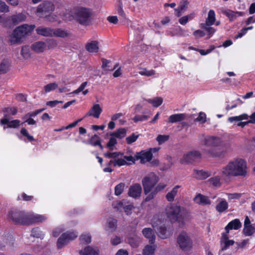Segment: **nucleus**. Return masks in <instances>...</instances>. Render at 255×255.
Returning a JSON list of instances; mask_svg holds the SVG:
<instances>
[{"instance_id":"obj_13","label":"nucleus","mask_w":255,"mask_h":255,"mask_svg":"<svg viewBox=\"0 0 255 255\" xmlns=\"http://www.w3.org/2000/svg\"><path fill=\"white\" fill-rule=\"evenodd\" d=\"M141 191L142 188L141 185L138 183H136L130 186L128 189V195L132 198H137L140 196Z\"/></svg>"},{"instance_id":"obj_32","label":"nucleus","mask_w":255,"mask_h":255,"mask_svg":"<svg viewBox=\"0 0 255 255\" xmlns=\"http://www.w3.org/2000/svg\"><path fill=\"white\" fill-rule=\"evenodd\" d=\"M89 142L90 144L94 146L99 145L101 150L103 149L104 147L103 145L101 144V141L99 139V137L97 135L95 134L94 136H93L90 139Z\"/></svg>"},{"instance_id":"obj_52","label":"nucleus","mask_w":255,"mask_h":255,"mask_svg":"<svg viewBox=\"0 0 255 255\" xmlns=\"http://www.w3.org/2000/svg\"><path fill=\"white\" fill-rule=\"evenodd\" d=\"M138 137V135H135L134 133H132L131 135L126 138L127 142L128 144H131L136 141Z\"/></svg>"},{"instance_id":"obj_33","label":"nucleus","mask_w":255,"mask_h":255,"mask_svg":"<svg viewBox=\"0 0 255 255\" xmlns=\"http://www.w3.org/2000/svg\"><path fill=\"white\" fill-rule=\"evenodd\" d=\"M215 13L213 10H210L205 24H214L215 22Z\"/></svg>"},{"instance_id":"obj_40","label":"nucleus","mask_w":255,"mask_h":255,"mask_svg":"<svg viewBox=\"0 0 255 255\" xmlns=\"http://www.w3.org/2000/svg\"><path fill=\"white\" fill-rule=\"evenodd\" d=\"M139 74L142 76L150 77L154 75L155 71L153 70H148L146 68H142L139 71Z\"/></svg>"},{"instance_id":"obj_9","label":"nucleus","mask_w":255,"mask_h":255,"mask_svg":"<svg viewBox=\"0 0 255 255\" xmlns=\"http://www.w3.org/2000/svg\"><path fill=\"white\" fill-rule=\"evenodd\" d=\"M201 158V154L199 151L192 150L184 154L180 159V162L182 164L192 163Z\"/></svg>"},{"instance_id":"obj_49","label":"nucleus","mask_w":255,"mask_h":255,"mask_svg":"<svg viewBox=\"0 0 255 255\" xmlns=\"http://www.w3.org/2000/svg\"><path fill=\"white\" fill-rule=\"evenodd\" d=\"M148 102L149 103H151L154 107H157L161 105L162 103V99L161 98L158 97L155 98L152 101L149 100Z\"/></svg>"},{"instance_id":"obj_35","label":"nucleus","mask_w":255,"mask_h":255,"mask_svg":"<svg viewBox=\"0 0 255 255\" xmlns=\"http://www.w3.org/2000/svg\"><path fill=\"white\" fill-rule=\"evenodd\" d=\"M127 132V130L124 128H121L117 131L113 132L111 136H115L119 138H122L125 137Z\"/></svg>"},{"instance_id":"obj_45","label":"nucleus","mask_w":255,"mask_h":255,"mask_svg":"<svg viewBox=\"0 0 255 255\" xmlns=\"http://www.w3.org/2000/svg\"><path fill=\"white\" fill-rule=\"evenodd\" d=\"M194 17V14H191L181 17L179 19V22L182 25H185L187 23L189 19H191Z\"/></svg>"},{"instance_id":"obj_2","label":"nucleus","mask_w":255,"mask_h":255,"mask_svg":"<svg viewBox=\"0 0 255 255\" xmlns=\"http://www.w3.org/2000/svg\"><path fill=\"white\" fill-rule=\"evenodd\" d=\"M158 180V177L153 173H150L142 179V184L144 193L147 195L144 199L145 202H148L153 199L158 192L165 187L166 185L162 183H159L154 187Z\"/></svg>"},{"instance_id":"obj_19","label":"nucleus","mask_w":255,"mask_h":255,"mask_svg":"<svg viewBox=\"0 0 255 255\" xmlns=\"http://www.w3.org/2000/svg\"><path fill=\"white\" fill-rule=\"evenodd\" d=\"M194 201L200 205H206L211 204V201L208 197L200 193L198 194L194 198Z\"/></svg>"},{"instance_id":"obj_3","label":"nucleus","mask_w":255,"mask_h":255,"mask_svg":"<svg viewBox=\"0 0 255 255\" xmlns=\"http://www.w3.org/2000/svg\"><path fill=\"white\" fill-rule=\"evenodd\" d=\"M247 172L246 162L242 159L230 162L221 171L223 179L228 181L232 176H245Z\"/></svg>"},{"instance_id":"obj_47","label":"nucleus","mask_w":255,"mask_h":255,"mask_svg":"<svg viewBox=\"0 0 255 255\" xmlns=\"http://www.w3.org/2000/svg\"><path fill=\"white\" fill-rule=\"evenodd\" d=\"M31 236L33 237L41 238L42 236V232L38 228H34L31 231Z\"/></svg>"},{"instance_id":"obj_58","label":"nucleus","mask_w":255,"mask_h":255,"mask_svg":"<svg viewBox=\"0 0 255 255\" xmlns=\"http://www.w3.org/2000/svg\"><path fill=\"white\" fill-rule=\"evenodd\" d=\"M115 164H114V166H116L117 165L120 166L127 164V161L124 159L122 158L115 159Z\"/></svg>"},{"instance_id":"obj_28","label":"nucleus","mask_w":255,"mask_h":255,"mask_svg":"<svg viewBox=\"0 0 255 255\" xmlns=\"http://www.w3.org/2000/svg\"><path fill=\"white\" fill-rule=\"evenodd\" d=\"M186 118V115L184 114H174L169 116L168 122L174 123L183 121Z\"/></svg>"},{"instance_id":"obj_61","label":"nucleus","mask_w":255,"mask_h":255,"mask_svg":"<svg viewBox=\"0 0 255 255\" xmlns=\"http://www.w3.org/2000/svg\"><path fill=\"white\" fill-rule=\"evenodd\" d=\"M118 13L120 15H121L122 17L125 18L126 17V14L123 10V5L122 2H120L118 9Z\"/></svg>"},{"instance_id":"obj_59","label":"nucleus","mask_w":255,"mask_h":255,"mask_svg":"<svg viewBox=\"0 0 255 255\" xmlns=\"http://www.w3.org/2000/svg\"><path fill=\"white\" fill-rule=\"evenodd\" d=\"M111 242L113 245L116 246L121 243V240L120 237L115 236L111 239Z\"/></svg>"},{"instance_id":"obj_60","label":"nucleus","mask_w":255,"mask_h":255,"mask_svg":"<svg viewBox=\"0 0 255 255\" xmlns=\"http://www.w3.org/2000/svg\"><path fill=\"white\" fill-rule=\"evenodd\" d=\"M195 172H197V174L198 175V178L201 179H204L206 178L208 176V173L202 171H197V170H194Z\"/></svg>"},{"instance_id":"obj_23","label":"nucleus","mask_w":255,"mask_h":255,"mask_svg":"<svg viewBox=\"0 0 255 255\" xmlns=\"http://www.w3.org/2000/svg\"><path fill=\"white\" fill-rule=\"evenodd\" d=\"M47 47L46 44L43 41H37L33 43L31 48L36 53H41L44 52Z\"/></svg>"},{"instance_id":"obj_14","label":"nucleus","mask_w":255,"mask_h":255,"mask_svg":"<svg viewBox=\"0 0 255 255\" xmlns=\"http://www.w3.org/2000/svg\"><path fill=\"white\" fill-rule=\"evenodd\" d=\"M152 154L151 151H145L142 150L136 153L135 158L136 160L140 159L141 163L148 162L152 159Z\"/></svg>"},{"instance_id":"obj_27","label":"nucleus","mask_w":255,"mask_h":255,"mask_svg":"<svg viewBox=\"0 0 255 255\" xmlns=\"http://www.w3.org/2000/svg\"><path fill=\"white\" fill-rule=\"evenodd\" d=\"M219 203L216 206V209L219 213H223L228 208V202L223 199H219Z\"/></svg>"},{"instance_id":"obj_51","label":"nucleus","mask_w":255,"mask_h":255,"mask_svg":"<svg viewBox=\"0 0 255 255\" xmlns=\"http://www.w3.org/2000/svg\"><path fill=\"white\" fill-rule=\"evenodd\" d=\"M66 32L61 29H54L53 36L64 37L65 36H66Z\"/></svg>"},{"instance_id":"obj_22","label":"nucleus","mask_w":255,"mask_h":255,"mask_svg":"<svg viewBox=\"0 0 255 255\" xmlns=\"http://www.w3.org/2000/svg\"><path fill=\"white\" fill-rule=\"evenodd\" d=\"M26 19V15L22 13L12 15L9 18L14 25H17L20 22L24 21Z\"/></svg>"},{"instance_id":"obj_55","label":"nucleus","mask_w":255,"mask_h":255,"mask_svg":"<svg viewBox=\"0 0 255 255\" xmlns=\"http://www.w3.org/2000/svg\"><path fill=\"white\" fill-rule=\"evenodd\" d=\"M188 3L189 2L187 0H182L180 2V5L178 8H180V10L184 11L187 9Z\"/></svg>"},{"instance_id":"obj_30","label":"nucleus","mask_w":255,"mask_h":255,"mask_svg":"<svg viewBox=\"0 0 255 255\" xmlns=\"http://www.w3.org/2000/svg\"><path fill=\"white\" fill-rule=\"evenodd\" d=\"M20 54L24 59H27L30 58L31 53L30 48L28 45L22 46Z\"/></svg>"},{"instance_id":"obj_64","label":"nucleus","mask_w":255,"mask_h":255,"mask_svg":"<svg viewBox=\"0 0 255 255\" xmlns=\"http://www.w3.org/2000/svg\"><path fill=\"white\" fill-rule=\"evenodd\" d=\"M44 17H45L46 20L50 22H53L56 20V16L55 15L52 14H46Z\"/></svg>"},{"instance_id":"obj_31","label":"nucleus","mask_w":255,"mask_h":255,"mask_svg":"<svg viewBox=\"0 0 255 255\" xmlns=\"http://www.w3.org/2000/svg\"><path fill=\"white\" fill-rule=\"evenodd\" d=\"M155 250V246L147 245L142 251L143 255H153Z\"/></svg>"},{"instance_id":"obj_8","label":"nucleus","mask_w":255,"mask_h":255,"mask_svg":"<svg viewBox=\"0 0 255 255\" xmlns=\"http://www.w3.org/2000/svg\"><path fill=\"white\" fill-rule=\"evenodd\" d=\"M177 242L180 248L184 252L189 251L192 248V240L185 233H182L178 236Z\"/></svg>"},{"instance_id":"obj_29","label":"nucleus","mask_w":255,"mask_h":255,"mask_svg":"<svg viewBox=\"0 0 255 255\" xmlns=\"http://www.w3.org/2000/svg\"><path fill=\"white\" fill-rule=\"evenodd\" d=\"M180 187V186L176 185L172 189L170 192L167 193L166 195V198L168 201L171 202L174 201V198L178 192V189Z\"/></svg>"},{"instance_id":"obj_4","label":"nucleus","mask_w":255,"mask_h":255,"mask_svg":"<svg viewBox=\"0 0 255 255\" xmlns=\"http://www.w3.org/2000/svg\"><path fill=\"white\" fill-rule=\"evenodd\" d=\"M35 27V25H21L15 28L11 33L8 36V41L11 45L19 44L22 40Z\"/></svg>"},{"instance_id":"obj_36","label":"nucleus","mask_w":255,"mask_h":255,"mask_svg":"<svg viewBox=\"0 0 255 255\" xmlns=\"http://www.w3.org/2000/svg\"><path fill=\"white\" fill-rule=\"evenodd\" d=\"M255 232V228L252 225L245 226L243 229V233L246 236H251L253 235Z\"/></svg>"},{"instance_id":"obj_26","label":"nucleus","mask_w":255,"mask_h":255,"mask_svg":"<svg viewBox=\"0 0 255 255\" xmlns=\"http://www.w3.org/2000/svg\"><path fill=\"white\" fill-rule=\"evenodd\" d=\"M222 12L229 17L230 21H233L238 16H242L244 15V13L243 12H235L231 10H222Z\"/></svg>"},{"instance_id":"obj_41","label":"nucleus","mask_w":255,"mask_h":255,"mask_svg":"<svg viewBox=\"0 0 255 255\" xmlns=\"http://www.w3.org/2000/svg\"><path fill=\"white\" fill-rule=\"evenodd\" d=\"M211 25H212V24L201 23L200 24V27L205 29L208 34L211 35L213 34L215 31V29L211 27Z\"/></svg>"},{"instance_id":"obj_43","label":"nucleus","mask_w":255,"mask_h":255,"mask_svg":"<svg viewBox=\"0 0 255 255\" xmlns=\"http://www.w3.org/2000/svg\"><path fill=\"white\" fill-rule=\"evenodd\" d=\"M8 62L5 60H3L0 63V74L6 73L8 70Z\"/></svg>"},{"instance_id":"obj_48","label":"nucleus","mask_w":255,"mask_h":255,"mask_svg":"<svg viewBox=\"0 0 255 255\" xmlns=\"http://www.w3.org/2000/svg\"><path fill=\"white\" fill-rule=\"evenodd\" d=\"M44 110V109H42L37 110L32 112L28 113L26 114L23 117V119H26L28 117L30 118V117H35L37 115L39 114V113H40L41 112L43 111Z\"/></svg>"},{"instance_id":"obj_62","label":"nucleus","mask_w":255,"mask_h":255,"mask_svg":"<svg viewBox=\"0 0 255 255\" xmlns=\"http://www.w3.org/2000/svg\"><path fill=\"white\" fill-rule=\"evenodd\" d=\"M110 63V61L109 60L105 59H102V68L103 69H106V70H109V68L110 67L109 64Z\"/></svg>"},{"instance_id":"obj_53","label":"nucleus","mask_w":255,"mask_h":255,"mask_svg":"<svg viewBox=\"0 0 255 255\" xmlns=\"http://www.w3.org/2000/svg\"><path fill=\"white\" fill-rule=\"evenodd\" d=\"M104 156L109 158L116 159L119 156V153H117V152H107L104 153Z\"/></svg>"},{"instance_id":"obj_11","label":"nucleus","mask_w":255,"mask_h":255,"mask_svg":"<svg viewBox=\"0 0 255 255\" xmlns=\"http://www.w3.org/2000/svg\"><path fill=\"white\" fill-rule=\"evenodd\" d=\"M77 237V235L74 232H67L63 234L58 239L57 246L58 249L62 248L67 244L69 241L74 240Z\"/></svg>"},{"instance_id":"obj_10","label":"nucleus","mask_w":255,"mask_h":255,"mask_svg":"<svg viewBox=\"0 0 255 255\" xmlns=\"http://www.w3.org/2000/svg\"><path fill=\"white\" fill-rule=\"evenodd\" d=\"M55 6L54 4L49 1H45L39 4L36 10L39 16L44 17L48 13L54 11Z\"/></svg>"},{"instance_id":"obj_39","label":"nucleus","mask_w":255,"mask_h":255,"mask_svg":"<svg viewBox=\"0 0 255 255\" xmlns=\"http://www.w3.org/2000/svg\"><path fill=\"white\" fill-rule=\"evenodd\" d=\"M58 87V85L56 83H50L44 86L43 89L44 93H47L51 91L55 90Z\"/></svg>"},{"instance_id":"obj_57","label":"nucleus","mask_w":255,"mask_h":255,"mask_svg":"<svg viewBox=\"0 0 255 255\" xmlns=\"http://www.w3.org/2000/svg\"><path fill=\"white\" fill-rule=\"evenodd\" d=\"M3 112L5 113H10L12 115H15L17 113V109L16 108H6L3 110Z\"/></svg>"},{"instance_id":"obj_44","label":"nucleus","mask_w":255,"mask_h":255,"mask_svg":"<svg viewBox=\"0 0 255 255\" xmlns=\"http://www.w3.org/2000/svg\"><path fill=\"white\" fill-rule=\"evenodd\" d=\"M115 137V136H112L110 138L109 141L107 144V147L111 150L114 149V146L117 143V139Z\"/></svg>"},{"instance_id":"obj_50","label":"nucleus","mask_w":255,"mask_h":255,"mask_svg":"<svg viewBox=\"0 0 255 255\" xmlns=\"http://www.w3.org/2000/svg\"><path fill=\"white\" fill-rule=\"evenodd\" d=\"M8 11V6L4 1L0 0V12H7Z\"/></svg>"},{"instance_id":"obj_56","label":"nucleus","mask_w":255,"mask_h":255,"mask_svg":"<svg viewBox=\"0 0 255 255\" xmlns=\"http://www.w3.org/2000/svg\"><path fill=\"white\" fill-rule=\"evenodd\" d=\"M20 121L18 120H14L9 122L8 128H16L19 126Z\"/></svg>"},{"instance_id":"obj_5","label":"nucleus","mask_w":255,"mask_h":255,"mask_svg":"<svg viewBox=\"0 0 255 255\" xmlns=\"http://www.w3.org/2000/svg\"><path fill=\"white\" fill-rule=\"evenodd\" d=\"M188 213L186 209L175 204H170L166 208L167 217L172 222H183Z\"/></svg>"},{"instance_id":"obj_20","label":"nucleus","mask_w":255,"mask_h":255,"mask_svg":"<svg viewBox=\"0 0 255 255\" xmlns=\"http://www.w3.org/2000/svg\"><path fill=\"white\" fill-rule=\"evenodd\" d=\"M79 254L81 255H99V250L97 247L93 248L88 246L80 251Z\"/></svg>"},{"instance_id":"obj_18","label":"nucleus","mask_w":255,"mask_h":255,"mask_svg":"<svg viewBox=\"0 0 255 255\" xmlns=\"http://www.w3.org/2000/svg\"><path fill=\"white\" fill-rule=\"evenodd\" d=\"M102 112V109L99 104H95L87 113L86 116H93L98 119Z\"/></svg>"},{"instance_id":"obj_46","label":"nucleus","mask_w":255,"mask_h":255,"mask_svg":"<svg viewBox=\"0 0 255 255\" xmlns=\"http://www.w3.org/2000/svg\"><path fill=\"white\" fill-rule=\"evenodd\" d=\"M169 135H158L156 137V140L159 145L167 141L169 139Z\"/></svg>"},{"instance_id":"obj_24","label":"nucleus","mask_w":255,"mask_h":255,"mask_svg":"<svg viewBox=\"0 0 255 255\" xmlns=\"http://www.w3.org/2000/svg\"><path fill=\"white\" fill-rule=\"evenodd\" d=\"M242 227V224L238 219H236L230 222L225 227L226 233H229L230 230H238Z\"/></svg>"},{"instance_id":"obj_1","label":"nucleus","mask_w":255,"mask_h":255,"mask_svg":"<svg viewBox=\"0 0 255 255\" xmlns=\"http://www.w3.org/2000/svg\"><path fill=\"white\" fill-rule=\"evenodd\" d=\"M205 145L211 147L206 150L209 156L216 158H223L225 151L231 147L230 143L223 140L220 137L214 136H208L203 140Z\"/></svg>"},{"instance_id":"obj_7","label":"nucleus","mask_w":255,"mask_h":255,"mask_svg":"<svg viewBox=\"0 0 255 255\" xmlns=\"http://www.w3.org/2000/svg\"><path fill=\"white\" fill-rule=\"evenodd\" d=\"M74 17L81 24H85L87 23L91 15L89 9L80 7L75 9Z\"/></svg>"},{"instance_id":"obj_15","label":"nucleus","mask_w":255,"mask_h":255,"mask_svg":"<svg viewBox=\"0 0 255 255\" xmlns=\"http://www.w3.org/2000/svg\"><path fill=\"white\" fill-rule=\"evenodd\" d=\"M46 218L40 215H26L27 222L26 224H30L36 223H41L46 220Z\"/></svg>"},{"instance_id":"obj_17","label":"nucleus","mask_w":255,"mask_h":255,"mask_svg":"<svg viewBox=\"0 0 255 255\" xmlns=\"http://www.w3.org/2000/svg\"><path fill=\"white\" fill-rule=\"evenodd\" d=\"M85 48L90 53H97L99 51V43L97 40L91 41L86 44Z\"/></svg>"},{"instance_id":"obj_25","label":"nucleus","mask_w":255,"mask_h":255,"mask_svg":"<svg viewBox=\"0 0 255 255\" xmlns=\"http://www.w3.org/2000/svg\"><path fill=\"white\" fill-rule=\"evenodd\" d=\"M142 234L145 238L149 240V242L151 244H154L155 240V236L153 231L151 228H147L143 229Z\"/></svg>"},{"instance_id":"obj_34","label":"nucleus","mask_w":255,"mask_h":255,"mask_svg":"<svg viewBox=\"0 0 255 255\" xmlns=\"http://www.w3.org/2000/svg\"><path fill=\"white\" fill-rule=\"evenodd\" d=\"M107 227L111 231L113 232L116 231L117 227V221L115 219H110L107 222Z\"/></svg>"},{"instance_id":"obj_6","label":"nucleus","mask_w":255,"mask_h":255,"mask_svg":"<svg viewBox=\"0 0 255 255\" xmlns=\"http://www.w3.org/2000/svg\"><path fill=\"white\" fill-rule=\"evenodd\" d=\"M9 219L16 224H26V215L23 212L18 211L16 209H12L10 210L7 214Z\"/></svg>"},{"instance_id":"obj_38","label":"nucleus","mask_w":255,"mask_h":255,"mask_svg":"<svg viewBox=\"0 0 255 255\" xmlns=\"http://www.w3.org/2000/svg\"><path fill=\"white\" fill-rule=\"evenodd\" d=\"M81 243L88 244L91 242V236L90 234H83L79 238Z\"/></svg>"},{"instance_id":"obj_37","label":"nucleus","mask_w":255,"mask_h":255,"mask_svg":"<svg viewBox=\"0 0 255 255\" xmlns=\"http://www.w3.org/2000/svg\"><path fill=\"white\" fill-rule=\"evenodd\" d=\"M221 176H217L211 178L209 179V182L210 184L215 187H219L221 185L220 179Z\"/></svg>"},{"instance_id":"obj_54","label":"nucleus","mask_w":255,"mask_h":255,"mask_svg":"<svg viewBox=\"0 0 255 255\" xmlns=\"http://www.w3.org/2000/svg\"><path fill=\"white\" fill-rule=\"evenodd\" d=\"M149 117L148 116L137 115L135 116L132 120L134 122L136 123L139 121L146 120Z\"/></svg>"},{"instance_id":"obj_21","label":"nucleus","mask_w":255,"mask_h":255,"mask_svg":"<svg viewBox=\"0 0 255 255\" xmlns=\"http://www.w3.org/2000/svg\"><path fill=\"white\" fill-rule=\"evenodd\" d=\"M37 33L43 36H53L54 29L50 27L39 26L36 29Z\"/></svg>"},{"instance_id":"obj_63","label":"nucleus","mask_w":255,"mask_h":255,"mask_svg":"<svg viewBox=\"0 0 255 255\" xmlns=\"http://www.w3.org/2000/svg\"><path fill=\"white\" fill-rule=\"evenodd\" d=\"M107 20L111 23L117 24L118 22L117 16H110L107 17Z\"/></svg>"},{"instance_id":"obj_42","label":"nucleus","mask_w":255,"mask_h":255,"mask_svg":"<svg viewBox=\"0 0 255 255\" xmlns=\"http://www.w3.org/2000/svg\"><path fill=\"white\" fill-rule=\"evenodd\" d=\"M125 184L124 183H120L117 185L115 188V193L116 195L121 194L124 191Z\"/></svg>"},{"instance_id":"obj_16","label":"nucleus","mask_w":255,"mask_h":255,"mask_svg":"<svg viewBox=\"0 0 255 255\" xmlns=\"http://www.w3.org/2000/svg\"><path fill=\"white\" fill-rule=\"evenodd\" d=\"M235 241L229 240V237L227 233H223L221 239V250H227L229 246L234 244Z\"/></svg>"},{"instance_id":"obj_12","label":"nucleus","mask_w":255,"mask_h":255,"mask_svg":"<svg viewBox=\"0 0 255 255\" xmlns=\"http://www.w3.org/2000/svg\"><path fill=\"white\" fill-rule=\"evenodd\" d=\"M155 219H154V220ZM152 226L160 238L164 239L168 237V234L166 228L160 221L156 222L153 220L152 221Z\"/></svg>"}]
</instances>
